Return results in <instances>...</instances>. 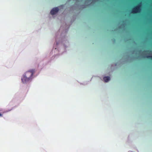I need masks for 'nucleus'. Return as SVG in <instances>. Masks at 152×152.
<instances>
[{
    "label": "nucleus",
    "instance_id": "nucleus-6",
    "mask_svg": "<svg viewBox=\"0 0 152 152\" xmlns=\"http://www.w3.org/2000/svg\"><path fill=\"white\" fill-rule=\"evenodd\" d=\"M3 116V114L0 113V117H2Z\"/></svg>",
    "mask_w": 152,
    "mask_h": 152
},
{
    "label": "nucleus",
    "instance_id": "nucleus-3",
    "mask_svg": "<svg viewBox=\"0 0 152 152\" xmlns=\"http://www.w3.org/2000/svg\"><path fill=\"white\" fill-rule=\"evenodd\" d=\"M59 9L58 7H55L53 8L50 11V14L52 15H53L57 13Z\"/></svg>",
    "mask_w": 152,
    "mask_h": 152
},
{
    "label": "nucleus",
    "instance_id": "nucleus-7",
    "mask_svg": "<svg viewBox=\"0 0 152 152\" xmlns=\"http://www.w3.org/2000/svg\"><path fill=\"white\" fill-rule=\"evenodd\" d=\"M1 110H0V111H1Z\"/></svg>",
    "mask_w": 152,
    "mask_h": 152
},
{
    "label": "nucleus",
    "instance_id": "nucleus-5",
    "mask_svg": "<svg viewBox=\"0 0 152 152\" xmlns=\"http://www.w3.org/2000/svg\"><path fill=\"white\" fill-rule=\"evenodd\" d=\"M146 57L148 58H150L152 60V56H146Z\"/></svg>",
    "mask_w": 152,
    "mask_h": 152
},
{
    "label": "nucleus",
    "instance_id": "nucleus-2",
    "mask_svg": "<svg viewBox=\"0 0 152 152\" xmlns=\"http://www.w3.org/2000/svg\"><path fill=\"white\" fill-rule=\"evenodd\" d=\"M141 7V3H140L132 9L131 12L133 14H137L140 12V7Z\"/></svg>",
    "mask_w": 152,
    "mask_h": 152
},
{
    "label": "nucleus",
    "instance_id": "nucleus-4",
    "mask_svg": "<svg viewBox=\"0 0 152 152\" xmlns=\"http://www.w3.org/2000/svg\"><path fill=\"white\" fill-rule=\"evenodd\" d=\"M103 79L105 82H107L110 80V78L109 76L104 77H103Z\"/></svg>",
    "mask_w": 152,
    "mask_h": 152
},
{
    "label": "nucleus",
    "instance_id": "nucleus-1",
    "mask_svg": "<svg viewBox=\"0 0 152 152\" xmlns=\"http://www.w3.org/2000/svg\"><path fill=\"white\" fill-rule=\"evenodd\" d=\"M35 72L34 69H32L26 72L22 78L21 80L23 83L31 80L33 78V74Z\"/></svg>",
    "mask_w": 152,
    "mask_h": 152
}]
</instances>
